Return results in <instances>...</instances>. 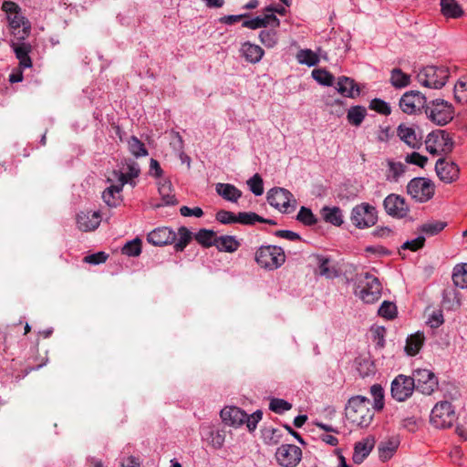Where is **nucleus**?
I'll list each match as a JSON object with an SVG mask.
<instances>
[{"label":"nucleus","mask_w":467,"mask_h":467,"mask_svg":"<svg viewBox=\"0 0 467 467\" xmlns=\"http://www.w3.org/2000/svg\"><path fill=\"white\" fill-rule=\"evenodd\" d=\"M347 420L360 428L368 427L374 417L370 409V400L363 396L352 397L345 409Z\"/></svg>","instance_id":"obj_1"},{"label":"nucleus","mask_w":467,"mask_h":467,"mask_svg":"<svg viewBox=\"0 0 467 467\" xmlns=\"http://www.w3.org/2000/svg\"><path fill=\"white\" fill-rule=\"evenodd\" d=\"M6 13L11 33L17 41H24L31 33V23L21 13L20 6L15 2L5 1L2 5Z\"/></svg>","instance_id":"obj_2"},{"label":"nucleus","mask_w":467,"mask_h":467,"mask_svg":"<svg viewBox=\"0 0 467 467\" xmlns=\"http://www.w3.org/2000/svg\"><path fill=\"white\" fill-rule=\"evenodd\" d=\"M355 294L366 304H373L381 296L382 286L378 277L369 273L360 275Z\"/></svg>","instance_id":"obj_3"},{"label":"nucleus","mask_w":467,"mask_h":467,"mask_svg":"<svg viewBox=\"0 0 467 467\" xmlns=\"http://www.w3.org/2000/svg\"><path fill=\"white\" fill-rule=\"evenodd\" d=\"M256 263L265 269L275 270L285 262V254L282 247L262 245L255 253Z\"/></svg>","instance_id":"obj_4"},{"label":"nucleus","mask_w":467,"mask_h":467,"mask_svg":"<svg viewBox=\"0 0 467 467\" xmlns=\"http://www.w3.org/2000/svg\"><path fill=\"white\" fill-rule=\"evenodd\" d=\"M450 76L449 68L444 66H427L422 67L417 74L418 82L427 88H442Z\"/></svg>","instance_id":"obj_5"},{"label":"nucleus","mask_w":467,"mask_h":467,"mask_svg":"<svg viewBox=\"0 0 467 467\" xmlns=\"http://www.w3.org/2000/svg\"><path fill=\"white\" fill-rule=\"evenodd\" d=\"M425 113L433 123L444 126L453 119L454 108L450 102L436 99L427 104Z\"/></svg>","instance_id":"obj_6"},{"label":"nucleus","mask_w":467,"mask_h":467,"mask_svg":"<svg viewBox=\"0 0 467 467\" xmlns=\"http://www.w3.org/2000/svg\"><path fill=\"white\" fill-rule=\"evenodd\" d=\"M456 420V413L449 401L438 402L432 409L430 422L436 429H446Z\"/></svg>","instance_id":"obj_7"},{"label":"nucleus","mask_w":467,"mask_h":467,"mask_svg":"<svg viewBox=\"0 0 467 467\" xmlns=\"http://www.w3.org/2000/svg\"><path fill=\"white\" fill-rule=\"evenodd\" d=\"M350 219L357 228L365 229L377 223L378 213L374 206L362 202L352 209Z\"/></svg>","instance_id":"obj_8"},{"label":"nucleus","mask_w":467,"mask_h":467,"mask_svg":"<svg viewBox=\"0 0 467 467\" xmlns=\"http://www.w3.org/2000/svg\"><path fill=\"white\" fill-rule=\"evenodd\" d=\"M435 192L434 184L426 178H414L407 185V192L420 202L431 200Z\"/></svg>","instance_id":"obj_9"},{"label":"nucleus","mask_w":467,"mask_h":467,"mask_svg":"<svg viewBox=\"0 0 467 467\" xmlns=\"http://www.w3.org/2000/svg\"><path fill=\"white\" fill-rule=\"evenodd\" d=\"M415 389L414 379L411 377L400 374L391 382V397L399 402L405 401L412 395Z\"/></svg>","instance_id":"obj_10"},{"label":"nucleus","mask_w":467,"mask_h":467,"mask_svg":"<svg viewBox=\"0 0 467 467\" xmlns=\"http://www.w3.org/2000/svg\"><path fill=\"white\" fill-rule=\"evenodd\" d=\"M275 457L282 467H296L302 460V450L295 444H282Z\"/></svg>","instance_id":"obj_11"},{"label":"nucleus","mask_w":467,"mask_h":467,"mask_svg":"<svg viewBox=\"0 0 467 467\" xmlns=\"http://www.w3.org/2000/svg\"><path fill=\"white\" fill-rule=\"evenodd\" d=\"M400 109L409 115L416 114L422 109H426V97L418 90H410L405 92L400 99Z\"/></svg>","instance_id":"obj_12"},{"label":"nucleus","mask_w":467,"mask_h":467,"mask_svg":"<svg viewBox=\"0 0 467 467\" xmlns=\"http://www.w3.org/2000/svg\"><path fill=\"white\" fill-rule=\"evenodd\" d=\"M416 389L423 394L431 395L438 389V379L435 374L426 368H417L413 371Z\"/></svg>","instance_id":"obj_13"},{"label":"nucleus","mask_w":467,"mask_h":467,"mask_svg":"<svg viewBox=\"0 0 467 467\" xmlns=\"http://www.w3.org/2000/svg\"><path fill=\"white\" fill-rule=\"evenodd\" d=\"M427 150L432 155L451 150L452 140L445 130L430 133L425 140Z\"/></svg>","instance_id":"obj_14"},{"label":"nucleus","mask_w":467,"mask_h":467,"mask_svg":"<svg viewBox=\"0 0 467 467\" xmlns=\"http://www.w3.org/2000/svg\"><path fill=\"white\" fill-rule=\"evenodd\" d=\"M268 203L282 213H289L291 202H296L293 194L285 188L275 187L267 192Z\"/></svg>","instance_id":"obj_15"},{"label":"nucleus","mask_w":467,"mask_h":467,"mask_svg":"<svg viewBox=\"0 0 467 467\" xmlns=\"http://www.w3.org/2000/svg\"><path fill=\"white\" fill-rule=\"evenodd\" d=\"M383 206L386 213L394 218H404L410 212L405 198L395 193H390L385 198Z\"/></svg>","instance_id":"obj_16"},{"label":"nucleus","mask_w":467,"mask_h":467,"mask_svg":"<svg viewBox=\"0 0 467 467\" xmlns=\"http://www.w3.org/2000/svg\"><path fill=\"white\" fill-rule=\"evenodd\" d=\"M176 240V233L169 227H159L147 235V241L156 246H163L173 244Z\"/></svg>","instance_id":"obj_17"},{"label":"nucleus","mask_w":467,"mask_h":467,"mask_svg":"<svg viewBox=\"0 0 467 467\" xmlns=\"http://www.w3.org/2000/svg\"><path fill=\"white\" fill-rule=\"evenodd\" d=\"M101 221L99 212H80L77 216V224L80 231L90 232L99 227Z\"/></svg>","instance_id":"obj_18"},{"label":"nucleus","mask_w":467,"mask_h":467,"mask_svg":"<svg viewBox=\"0 0 467 467\" xmlns=\"http://www.w3.org/2000/svg\"><path fill=\"white\" fill-rule=\"evenodd\" d=\"M220 415L225 424L234 427L242 426L244 424L245 420H247V413L234 406L223 408Z\"/></svg>","instance_id":"obj_19"},{"label":"nucleus","mask_w":467,"mask_h":467,"mask_svg":"<svg viewBox=\"0 0 467 467\" xmlns=\"http://www.w3.org/2000/svg\"><path fill=\"white\" fill-rule=\"evenodd\" d=\"M435 170L439 178L444 182H451L459 177V168L453 162L438 160Z\"/></svg>","instance_id":"obj_20"},{"label":"nucleus","mask_w":467,"mask_h":467,"mask_svg":"<svg viewBox=\"0 0 467 467\" xmlns=\"http://www.w3.org/2000/svg\"><path fill=\"white\" fill-rule=\"evenodd\" d=\"M140 170L139 164L134 161H127L122 166L121 171H114L118 176L119 184L123 187L126 183L132 184L133 179L140 175Z\"/></svg>","instance_id":"obj_21"},{"label":"nucleus","mask_w":467,"mask_h":467,"mask_svg":"<svg viewBox=\"0 0 467 467\" xmlns=\"http://www.w3.org/2000/svg\"><path fill=\"white\" fill-rule=\"evenodd\" d=\"M20 42L21 43L11 42V47L16 58L19 60V66L23 68L31 67L32 60L29 57V53L32 50V46L29 43Z\"/></svg>","instance_id":"obj_22"},{"label":"nucleus","mask_w":467,"mask_h":467,"mask_svg":"<svg viewBox=\"0 0 467 467\" xmlns=\"http://www.w3.org/2000/svg\"><path fill=\"white\" fill-rule=\"evenodd\" d=\"M397 134L402 141L412 149H419L421 145V137H418L412 127L400 124L397 129Z\"/></svg>","instance_id":"obj_23"},{"label":"nucleus","mask_w":467,"mask_h":467,"mask_svg":"<svg viewBox=\"0 0 467 467\" xmlns=\"http://www.w3.org/2000/svg\"><path fill=\"white\" fill-rule=\"evenodd\" d=\"M400 443L399 436H391L379 444V457L382 462L389 461L396 452Z\"/></svg>","instance_id":"obj_24"},{"label":"nucleus","mask_w":467,"mask_h":467,"mask_svg":"<svg viewBox=\"0 0 467 467\" xmlns=\"http://www.w3.org/2000/svg\"><path fill=\"white\" fill-rule=\"evenodd\" d=\"M374 447V440L373 439H365L361 441H358L355 444L354 453H353V462L357 464H360L370 453Z\"/></svg>","instance_id":"obj_25"},{"label":"nucleus","mask_w":467,"mask_h":467,"mask_svg":"<svg viewBox=\"0 0 467 467\" xmlns=\"http://www.w3.org/2000/svg\"><path fill=\"white\" fill-rule=\"evenodd\" d=\"M241 53L246 61L254 64L259 62L265 54L261 47L250 42H245L242 45Z\"/></svg>","instance_id":"obj_26"},{"label":"nucleus","mask_w":467,"mask_h":467,"mask_svg":"<svg viewBox=\"0 0 467 467\" xmlns=\"http://www.w3.org/2000/svg\"><path fill=\"white\" fill-rule=\"evenodd\" d=\"M216 192L224 200L236 202L242 196V192L230 183H217L215 187Z\"/></svg>","instance_id":"obj_27"},{"label":"nucleus","mask_w":467,"mask_h":467,"mask_svg":"<svg viewBox=\"0 0 467 467\" xmlns=\"http://www.w3.org/2000/svg\"><path fill=\"white\" fill-rule=\"evenodd\" d=\"M337 86V91L345 97L355 98L359 95L360 91L358 87L354 80L349 78H339Z\"/></svg>","instance_id":"obj_28"},{"label":"nucleus","mask_w":467,"mask_h":467,"mask_svg":"<svg viewBox=\"0 0 467 467\" xmlns=\"http://www.w3.org/2000/svg\"><path fill=\"white\" fill-rule=\"evenodd\" d=\"M441 14L447 18H460L463 10L456 0H441Z\"/></svg>","instance_id":"obj_29"},{"label":"nucleus","mask_w":467,"mask_h":467,"mask_svg":"<svg viewBox=\"0 0 467 467\" xmlns=\"http://www.w3.org/2000/svg\"><path fill=\"white\" fill-rule=\"evenodd\" d=\"M321 215L325 222L335 226H340L343 223V215L340 208L325 206L321 210Z\"/></svg>","instance_id":"obj_30"},{"label":"nucleus","mask_w":467,"mask_h":467,"mask_svg":"<svg viewBox=\"0 0 467 467\" xmlns=\"http://www.w3.org/2000/svg\"><path fill=\"white\" fill-rule=\"evenodd\" d=\"M424 334L421 332H417L413 335H410L406 341V353L410 356H415L418 354L424 343Z\"/></svg>","instance_id":"obj_31"},{"label":"nucleus","mask_w":467,"mask_h":467,"mask_svg":"<svg viewBox=\"0 0 467 467\" xmlns=\"http://www.w3.org/2000/svg\"><path fill=\"white\" fill-rule=\"evenodd\" d=\"M215 246L219 251L234 253L239 246L240 243L232 235H223L216 238Z\"/></svg>","instance_id":"obj_32"},{"label":"nucleus","mask_w":467,"mask_h":467,"mask_svg":"<svg viewBox=\"0 0 467 467\" xmlns=\"http://www.w3.org/2000/svg\"><path fill=\"white\" fill-rule=\"evenodd\" d=\"M455 286L467 288V263L458 264L453 267L451 275Z\"/></svg>","instance_id":"obj_33"},{"label":"nucleus","mask_w":467,"mask_h":467,"mask_svg":"<svg viewBox=\"0 0 467 467\" xmlns=\"http://www.w3.org/2000/svg\"><path fill=\"white\" fill-rule=\"evenodd\" d=\"M314 258L318 266V274L320 275L326 276L327 278H332L337 275L336 269L329 266V258L320 254H315Z\"/></svg>","instance_id":"obj_34"},{"label":"nucleus","mask_w":467,"mask_h":467,"mask_svg":"<svg viewBox=\"0 0 467 467\" xmlns=\"http://www.w3.org/2000/svg\"><path fill=\"white\" fill-rule=\"evenodd\" d=\"M172 192L173 191L170 181L165 180L159 183V192L161 196L163 204L171 205L176 203V198Z\"/></svg>","instance_id":"obj_35"},{"label":"nucleus","mask_w":467,"mask_h":467,"mask_svg":"<svg viewBox=\"0 0 467 467\" xmlns=\"http://www.w3.org/2000/svg\"><path fill=\"white\" fill-rule=\"evenodd\" d=\"M388 166L386 179L389 182H398L406 171V166L401 162L389 161Z\"/></svg>","instance_id":"obj_36"},{"label":"nucleus","mask_w":467,"mask_h":467,"mask_svg":"<svg viewBox=\"0 0 467 467\" xmlns=\"http://www.w3.org/2000/svg\"><path fill=\"white\" fill-rule=\"evenodd\" d=\"M366 114L367 110L364 107L354 106L348 109L347 119L350 124L359 126L364 120Z\"/></svg>","instance_id":"obj_37"},{"label":"nucleus","mask_w":467,"mask_h":467,"mask_svg":"<svg viewBox=\"0 0 467 467\" xmlns=\"http://www.w3.org/2000/svg\"><path fill=\"white\" fill-rule=\"evenodd\" d=\"M128 147L130 152L136 158L145 157L149 154L144 143L136 136H131L129 139Z\"/></svg>","instance_id":"obj_38"},{"label":"nucleus","mask_w":467,"mask_h":467,"mask_svg":"<svg viewBox=\"0 0 467 467\" xmlns=\"http://www.w3.org/2000/svg\"><path fill=\"white\" fill-rule=\"evenodd\" d=\"M410 77L404 73L400 68H394L391 70L390 83L397 88H405L410 85Z\"/></svg>","instance_id":"obj_39"},{"label":"nucleus","mask_w":467,"mask_h":467,"mask_svg":"<svg viewBox=\"0 0 467 467\" xmlns=\"http://www.w3.org/2000/svg\"><path fill=\"white\" fill-rule=\"evenodd\" d=\"M298 63L313 67L318 64V56L311 49H301L296 54Z\"/></svg>","instance_id":"obj_40"},{"label":"nucleus","mask_w":467,"mask_h":467,"mask_svg":"<svg viewBox=\"0 0 467 467\" xmlns=\"http://www.w3.org/2000/svg\"><path fill=\"white\" fill-rule=\"evenodd\" d=\"M454 98L462 104L467 103V76L461 77L454 86Z\"/></svg>","instance_id":"obj_41"},{"label":"nucleus","mask_w":467,"mask_h":467,"mask_svg":"<svg viewBox=\"0 0 467 467\" xmlns=\"http://www.w3.org/2000/svg\"><path fill=\"white\" fill-rule=\"evenodd\" d=\"M122 188L120 184L108 187L102 193L103 201L110 207L117 206L118 198L116 195L120 193Z\"/></svg>","instance_id":"obj_42"},{"label":"nucleus","mask_w":467,"mask_h":467,"mask_svg":"<svg viewBox=\"0 0 467 467\" xmlns=\"http://www.w3.org/2000/svg\"><path fill=\"white\" fill-rule=\"evenodd\" d=\"M216 238L217 236L215 235V233L207 229H201L195 234V240L204 247L215 245Z\"/></svg>","instance_id":"obj_43"},{"label":"nucleus","mask_w":467,"mask_h":467,"mask_svg":"<svg viewBox=\"0 0 467 467\" xmlns=\"http://www.w3.org/2000/svg\"><path fill=\"white\" fill-rule=\"evenodd\" d=\"M178 236L174 242V249L176 252H182L191 241L192 233L186 227L182 226L179 229Z\"/></svg>","instance_id":"obj_44"},{"label":"nucleus","mask_w":467,"mask_h":467,"mask_svg":"<svg viewBox=\"0 0 467 467\" xmlns=\"http://www.w3.org/2000/svg\"><path fill=\"white\" fill-rule=\"evenodd\" d=\"M296 220L306 226H312L317 223V218L312 211L305 206H302L296 215Z\"/></svg>","instance_id":"obj_45"},{"label":"nucleus","mask_w":467,"mask_h":467,"mask_svg":"<svg viewBox=\"0 0 467 467\" xmlns=\"http://www.w3.org/2000/svg\"><path fill=\"white\" fill-rule=\"evenodd\" d=\"M262 438L265 444L274 445L280 441V431L272 427L262 430Z\"/></svg>","instance_id":"obj_46"},{"label":"nucleus","mask_w":467,"mask_h":467,"mask_svg":"<svg viewBox=\"0 0 467 467\" xmlns=\"http://www.w3.org/2000/svg\"><path fill=\"white\" fill-rule=\"evenodd\" d=\"M370 393L374 399L373 408L376 410H381L384 407V390L379 384L372 385Z\"/></svg>","instance_id":"obj_47"},{"label":"nucleus","mask_w":467,"mask_h":467,"mask_svg":"<svg viewBox=\"0 0 467 467\" xmlns=\"http://www.w3.org/2000/svg\"><path fill=\"white\" fill-rule=\"evenodd\" d=\"M261 42L266 47H274L278 41L277 32L275 29L262 30L259 35Z\"/></svg>","instance_id":"obj_48"},{"label":"nucleus","mask_w":467,"mask_h":467,"mask_svg":"<svg viewBox=\"0 0 467 467\" xmlns=\"http://www.w3.org/2000/svg\"><path fill=\"white\" fill-rule=\"evenodd\" d=\"M141 253V240L135 238L128 242L122 248V254L128 256H138Z\"/></svg>","instance_id":"obj_49"},{"label":"nucleus","mask_w":467,"mask_h":467,"mask_svg":"<svg viewBox=\"0 0 467 467\" xmlns=\"http://www.w3.org/2000/svg\"><path fill=\"white\" fill-rule=\"evenodd\" d=\"M258 221H262V216L253 212H242L236 215V223L244 225H254Z\"/></svg>","instance_id":"obj_50"},{"label":"nucleus","mask_w":467,"mask_h":467,"mask_svg":"<svg viewBox=\"0 0 467 467\" xmlns=\"http://www.w3.org/2000/svg\"><path fill=\"white\" fill-rule=\"evenodd\" d=\"M312 77L318 83L326 86H332L334 82V77L328 71L321 68L314 69L312 71Z\"/></svg>","instance_id":"obj_51"},{"label":"nucleus","mask_w":467,"mask_h":467,"mask_svg":"<svg viewBox=\"0 0 467 467\" xmlns=\"http://www.w3.org/2000/svg\"><path fill=\"white\" fill-rule=\"evenodd\" d=\"M250 191L256 196L264 193V182L262 177L255 173L252 178L247 181Z\"/></svg>","instance_id":"obj_52"},{"label":"nucleus","mask_w":467,"mask_h":467,"mask_svg":"<svg viewBox=\"0 0 467 467\" xmlns=\"http://www.w3.org/2000/svg\"><path fill=\"white\" fill-rule=\"evenodd\" d=\"M291 408L292 404L283 399L274 398L269 403V409L277 414H282Z\"/></svg>","instance_id":"obj_53"},{"label":"nucleus","mask_w":467,"mask_h":467,"mask_svg":"<svg viewBox=\"0 0 467 467\" xmlns=\"http://www.w3.org/2000/svg\"><path fill=\"white\" fill-rule=\"evenodd\" d=\"M379 315L387 319H393L397 316L396 305L389 301H384L379 308Z\"/></svg>","instance_id":"obj_54"},{"label":"nucleus","mask_w":467,"mask_h":467,"mask_svg":"<svg viewBox=\"0 0 467 467\" xmlns=\"http://www.w3.org/2000/svg\"><path fill=\"white\" fill-rule=\"evenodd\" d=\"M446 226V223L441 221H435V222H430L427 223H424L420 227V231L429 234V235H435L441 232Z\"/></svg>","instance_id":"obj_55"},{"label":"nucleus","mask_w":467,"mask_h":467,"mask_svg":"<svg viewBox=\"0 0 467 467\" xmlns=\"http://www.w3.org/2000/svg\"><path fill=\"white\" fill-rule=\"evenodd\" d=\"M369 108L376 112L389 116L391 113L389 105L380 99H374L370 101Z\"/></svg>","instance_id":"obj_56"},{"label":"nucleus","mask_w":467,"mask_h":467,"mask_svg":"<svg viewBox=\"0 0 467 467\" xmlns=\"http://www.w3.org/2000/svg\"><path fill=\"white\" fill-rule=\"evenodd\" d=\"M210 434V445L215 449L219 450L223 446L224 441H225V433L223 431H211L209 432Z\"/></svg>","instance_id":"obj_57"},{"label":"nucleus","mask_w":467,"mask_h":467,"mask_svg":"<svg viewBox=\"0 0 467 467\" xmlns=\"http://www.w3.org/2000/svg\"><path fill=\"white\" fill-rule=\"evenodd\" d=\"M215 218L223 224H231L236 223V214L226 210H220L216 213Z\"/></svg>","instance_id":"obj_58"},{"label":"nucleus","mask_w":467,"mask_h":467,"mask_svg":"<svg viewBox=\"0 0 467 467\" xmlns=\"http://www.w3.org/2000/svg\"><path fill=\"white\" fill-rule=\"evenodd\" d=\"M452 300V306L460 307L461 298L459 293L453 288H447L443 292V301L451 302Z\"/></svg>","instance_id":"obj_59"},{"label":"nucleus","mask_w":467,"mask_h":467,"mask_svg":"<svg viewBox=\"0 0 467 467\" xmlns=\"http://www.w3.org/2000/svg\"><path fill=\"white\" fill-rule=\"evenodd\" d=\"M262 416L263 412L259 410L251 415L247 414V420H245L244 423L249 431H254L256 429L257 423L262 420Z\"/></svg>","instance_id":"obj_60"},{"label":"nucleus","mask_w":467,"mask_h":467,"mask_svg":"<svg viewBox=\"0 0 467 467\" xmlns=\"http://www.w3.org/2000/svg\"><path fill=\"white\" fill-rule=\"evenodd\" d=\"M372 334L373 341L375 342L376 346L379 348H384L386 329L383 327H377L372 329Z\"/></svg>","instance_id":"obj_61"},{"label":"nucleus","mask_w":467,"mask_h":467,"mask_svg":"<svg viewBox=\"0 0 467 467\" xmlns=\"http://www.w3.org/2000/svg\"><path fill=\"white\" fill-rule=\"evenodd\" d=\"M406 162L415 164L420 168H423L428 161L427 157L420 155V153L414 151L409 155H407L405 159Z\"/></svg>","instance_id":"obj_62"},{"label":"nucleus","mask_w":467,"mask_h":467,"mask_svg":"<svg viewBox=\"0 0 467 467\" xmlns=\"http://www.w3.org/2000/svg\"><path fill=\"white\" fill-rule=\"evenodd\" d=\"M109 255L104 252H98L89 255H87L84 258V262L91 264V265H99L106 262Z\"/></svg>","instance_id":"obj_63"},{"label":"nucleus","mask_w":467,"mask_h":467,"mask_svg":"<svg viewBox=\"0 0 467 467\" xmlns=\"http://www.w3.org/2000/svg\"><path fill=\"white\" fill-rule=\"evenodd\" d=\"M424 243H425V238L423 236H418L417 238H415L411 241H407L406 243H404L402 244L401 247L403 249H410V250L415 252V251L420 249L421 247H423Z\"/></svg>","instance_id":"obj_64"}]
</instances>
